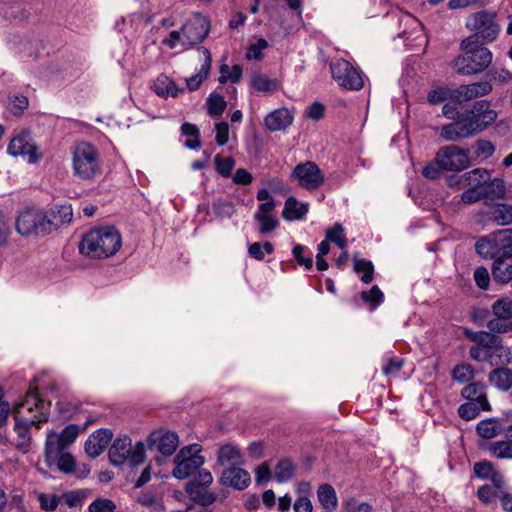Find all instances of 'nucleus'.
I'll return each mask as SVG.
<instances>
[{
	"label": "nucleus",
	"instance_id": "1",
	"mask_svg": "<svg viewBox=\"0 0 512 512\" xmlns=\"http://www.w3.org/2000/svg\"><path fill=\"white\" fill-rule=\"evenodd\" d=\"M51 402L42 400L36 389H30L24 399L13 409L15 419L14 432L16 434L15 446L23 453H27L32 444L30 427H40L48 421Z\"/></svg>",
	"mask_w": 512,
	"mask_h": 512
},
{
	"label": "nucleus",
	"instance_id": "2",
	"mask_svg": "<svg viewBox=\"0 0 512 512\" xmlns=\"http://www.w3.org/2000/svg\"><path fill=\"white\" fill-rule=\"evenodd\" d=\"M466 336L474 342L469 349V356L476 362L499 366L511 362V352L503 345V339L487 331H466Z\"/></svg>",
	"mask_w": 512,
	"mask_h": 512
},
{
	"label": "nucleus",
	"instance_id": "3",
	"mask_svg": "<svg viewBox=\"0 0 512 512\" xmlns=\"http://www.w3.org/2000/svg\"><path fill=\"white\" fill-rule=\"evenodd\" d=\"M475 249L480 257L493 260L491 272L493 279L495 272L505 270L507 259L512 258V228L493 232L481 237L475 244Z\"/></svg>",
	"mask_w": 512,
	"mask_h": 512
},
{
	"label": "nucleus",
	"instance_id": "4",
	"mask_svg": "<svg viewBox=\"0 0 512 512\" xmlns=\"http://www.w3.org/2000/svg\"><path fill=\"white\" fill-rule=\"evenodd\" d=\"M122 245L119 231L114 227H99L89 231L81 240L79 250L91 258L100 259L114 255Z\"/></svg>",
	"mask_w": 512,
	"mask_h": 512
},
{
	"label": "nucleus",
	"instance_id": "5",
	"mask_svg": "<svg viewBox=\"0 0 512 512\" xmlns=\"http://www.w3.org/2000/svg\"><path fill=\"white\" fill-rule=\"evenodd\" d=\"M475 37L462 40L460 47L463 51L455 60L453 68L464 76H471L485 71L492 63L491 51L483 45L474 43Z\"/></svg>",
	"mask_w": 512,
	"mask_h": 512
},
{
	"label": "nucleus",
	"instance_id": "6",
	"mask_svg": "<svg viewBox=\"0 0 512 512\" xmlns=\"http://www.w3.org/2000/svg\"><path fill=\"white\" fill-rule=\"evenodd\" d=\"M72 169L74 175L91 182L101 175L100 153L95 146L86 141L75 144L72 151Z\"/></svg>",
	"mask_w": 512,
	"mask_h": 512
},
{
	"label": "nucleus",
	"instance_id": "7",
	"mask_svg": "<svg viewBox=\"0 0 512 512\" xmlns=\"http://www.w3.org/2000/svg\"><path fill=\"white\" fill-rule=\"evenodd\" d=\"M495 16V13L482 10L467 17L466 27L474 31V34L469 36L476 38L473 41L474 43L484 45L496 39L500 27L495 22Z\"/></svg>",
	"mask_w": 512,
	"mask_h": 512
},
{
	"label": "nucleus",
	"instance_id": "8",
	"mask_svg": "<svg viewBox=\"0 0 512 512\" xmlns=\"http://www.w3.org/2000/svg\"><path fill=\"white\" fill-rule=\"evenodd\" d=\"M49 222L46 211L39 208H26L16 219V230L23 236L46 235L51 233L53 225Z\"/></svg>",
	"mask_w": 512,
	"mask_h": 512
},
{
	"label": "nucleus",
	"instance_id": "9",
	"mask_svg": "<svg viewBox=\"0 0 512 512\" xmlns=\"http://www.w3.org/2000/svg\"><path fill=\"white\" fill-rule=\"evenodd\" d=\"M201 446L192 444L183 447L175 456L173 476L177 479H185L200 469L205 459L200 455Z\"/></svg>",
	"mask_w": 512,
	"mask_h": 512
},
{
	"label": "nucleus",
	"instance_id": "10",
	"mask_svg": "<svg viewBox=\"0 0 512 512\" xmlns=\"http://www.w3.org/2000/svg\"><path fill=\"white\" fill-rule=\"evenodd\" d=\"M333 80L342 88L350 91H359L364 87L362 73L349 61L337 59L330 64Z\"/></svg>",
	"mask_w": 512,
	"mask_h": 512
},
{
	"label": "nucleus",
	"instance_id": "11",
	"mask_svg": "<svg viewBox=\"0 0 512 512\" xmlns=\"http://www.w3.org/2000/svg\"><path fill=\"white\" fill-rule=\"evenodd\" d=\"M436 155L445 171L458 172L471 165L469 149H463L457 145L443 146Z\"/></svg>",
	"mask_w": 512,
	"mask_h": 512
},
{
	"label": "nucleus",
	"instance_id": "12",
	"mask_svg": "<svg viewBox=\"0 0 512 512\" xmlns=\"http://www.w3.org/2000/svg\"><path fill=\"white\" fill-rule=\"evenodd\" d=\"M212 482V474L209 471L203 469L198 472V475L195 479L186 484L185 491L193 502L202 506H208L212 504L216 499L215 495L207 490Z\"/></svg>",
	"mask_w": 512,
	"mask_h": 512
},
{
	"label": "nucleus",
	"instance_id": "13",
	"mask_svg": "<svg viewBox=\"0 0 512 512\" xmlns=\"http://www.w3.org/2000/svg\"><path fill=\"white\" fill-rule=\"evenodd\" d=\"M290 178L297 181L300 187L307 190L318 189L325 180L324 174L319 166L312 161H306L296 165Z\"/></svg>",
	"mask_w": 512,
	"mask_h": 512
},
{
	"label": "nucleus",
	"instance_id": "14",
	"mask_svg": "<svg viewBox=\"0 0 512 512\" xmlns=\"http://www.w3.org/2000/svg\"><path fill=\"white\" fill-rule=\"evenodd\" d=\"M178 445V435L174 431L165 429H158L151 432L147 439L148 449L159 451L164 456L172 455Z\"/></svg>",
	"mask_w": 512,
	"mask_h": 512
},
{
	"label": "nucleus",
	"instance_id": "15",
	"mask_svg": "<svg viewBox=\"0 0 512 512\" xmlns=\"http://www.w3.org/2000/svg\"><path fill=\"white\" fill-rule=\"evenodd\" d=\"M9 154L13 156L27 157L28 162L35 163L40 159L38 148L32 141L29 132H22L15 136L8 146Z\"/></svg>",
	"mask_w": 512,
	"mask_h": 512
},
{
	"label": "nucleus",
	"instance_id": "16",
	"mask_svg": "<svg viewBox=\"0 0 512 512\" xmlns=\"http://www.w3.org/2000/svg\"><path fill=\"white\" fill-rule=\"evenodd\" d=\"M181 31L183 35L182 44L194 46L207 37L210 31V23L206 18L199 15L192 22L185 24Z\"/></svg>",
	"mask_w": 512,
	"mask_h": 512
},
{
	"label": "nucleus",
	"instance_id": "17",
	"mask_svg": "<svg viewBox=\"0 0 512 512\" xmlns=\"http://www.w3.org/2000/svg\"><path fill=\"white\" fill-rule=\"evenodd\" d=\"M492 91V85L487 81L475 82L467 85H460L454 89V102L462 103L475 98L488 95Z\"/></svg>",
	"mask_w": 512,
	"mask_h": 512
},
{
	"label": "nucleus",
	"instance_id": "18",
	"mask_svg": "<svg viewBox=\"0 0 512 512\" xmlns=\"http://www.w3.org/2000/svg\"><path fill=\"white\" fill-rule=\"evenodd\" d=\"M113 437L109 429H99L91 434L85 442V452L90 458H97L108 446Z\"/></svg>",
	"mask_w": 512,
	"mask_h": 512
},
{
	"label": "nucleus",
	"instance_id": "19",
	"mask_svg": "<svg viewBox=\"0 0 512 512\" xmlns=\"http://www.w3.org/2000/svg\"><path fill=\"white\" fill-rule=\"evenodd\" d=\"M220 482L237 490H244L251 482L250 474L243 468L232 466L222 472Z\"/></svg>",
	"mask_w": 512,
	"mask_h": 512
},
{
	"label": "nucleus",
	"instance_id": "20",
	"mask_svg": "<svg viewBox=\"0 0 512 512\" xmlns=\"http://www.w3.org/2000/svg\"><path fill=\"white\" fill-rule=\"evenodd\" d=\"M131 439L126 436L117 437L109 449V459L113 465L120 466L129 458Z\"/></svg>",
	"mask_w": 512,
	"mask_h": 512
},
{
	"label": "nucleus",
	"instance_id": "21",
	"mask_svg": "<svg viewBox=\"0 0 512 512\" xmlns=\"http://www.w3.org/2000/svg\"><path fill=\"white\" fill-rule=\"evenodd\" d=\"M293 122V116L287 108L277 109L268 114L264 119L266 128L271 131L284 130Z\"/></svg>",
	"mask_w": 512,
	"mask_h": 512
},
{
	"label": "nucleus",
	"instance_id": "22",
	"mask_svg": "<svg viewBox=\"0 0 512 512\" xmlns=\"http://www.w3.org/2000/svg\"><path fill=\"white\" fill-rule=\"evenodd\" d=\"M488 374V382L501 392H507L512 388V369L506 366H495Z\"/></svg>",
	"mask_w": 512,
	"mask_h": 512
},
{
	"label": "nucleus",
	"instance_id": "23",
	"mask_svg": "<svg viewBox=\"0 0 512 512\" xmlns=\"http://www.w3.org/2000/svg\"><path fill=\"white\" fill-rule=\"evenodd\" d=\"M66 445L59 439L58 433L49 431L45 442V461L49 467L55 465L59 455L64 453Z\"/></svg>",
	"mask_w": 512,
	"mask_h": 512
},
{
	"label": "nucleus",
	"instance_id": "24",
	"mask_svg": "<svg viewBox=\"0 0 512 512\" xmlns=\"http://www.w3.org/2000/svg\"><path fill=\"white\" fill-rule=\"evenodd\" d=\"M461 396L481 405L482 410L490 411L491 406L485 394V386L480 382H470L461 391Z\"/></svg>",
	"mask_w": 512,
	"mask_h": 512
},
{
	"label": "nucleus",
	"instance_id": "25",
	"mask_svg": "<svg viewBox=\"0 0 512 512\" xmlns=\"http://www.w3.org/2000/svg\"><path fill=\"white\" fill-rule=\"evenodd\" d=\"M487 218L497 225L507 226L512 224V204L494 203L489 206Z\"/></svg>",
	"mask_w": 512,
	"mask_h": 512
},
{
	"label": "nucleus",
	"instance_id": "26",
	"mask_svg": "<svg viewBox=\"0 0 512 512\" xmlns=\"http://www.w3.org/2000/svg\"><path fill=\"white\" fill-rule=\"evenodd\" d=\"M198 51H199V53H201L203 55L204 63L202 64L201 69L197 74L186 79V85L190 91H195L200 87L202 82L209 75V72L211 69L212 60H211V54H210L209 50L204 47H201L198 49Z\"/></svg>",
	"mask_w": 512,
	"mask_h": 512
},
{
	"label": "nucleus",
	"instance_id": "27",
	"mask_svg": "<svg viewBox=\"0 0 512 512\" xmlns=\"http://www.w3.org/2000/svg\"><path fill=\"white\" fill-rule=\"evenodd\" d=\"M483 197L487 206L492 205L495 200L504 199L506 197V185L501 178L488 180L482 187Z\"/></svg>",
	"mask_w": 512,
	"mask_h": 512
},
{
	"label": "nucleus",
	"instance_id": "28",
	"mask_svg": "<svg viewBox=\"0 0 512 512\" xmlns=\"http://www.w3.org/2000/svg\"><path fill=\"white\" fill-rule=\"evenodd\" d=\"M154 92L161 97H177L184 92V88H180L176 83L166 75H160L154 81L152 86Z\"/></svg>",
	"mask_w": 512,
	"mask_h": 512
},
{
	"label": "nucleus",
	"instance_id": "29",
	"mask_svg": "<svg viewBox=\"0 0 512 512\" xmlns=\"http://www.w3.org/2000/svg\"><path fill=\"white\" fill-rule=\"evenodd\" d=\"M46 213L48 215L49 222H52L51 224L53 225L51 232L61 225L69 223L73 218V212L70 205L56 206L49 211H46Z\"/></svg>",
	"mask_w": 512,
	"mask_h": 512
},
{
	"label": "nucleus",
	"instance_id": "30",
	"mask_svg": "<svg viewBox=\"0 0 512 512\" xmlns=\"http://www.w3.org/2000/svg\"><path fill=\"white\" fill-rule=\"evenodd\" d=\"M217 460L222 466L227 464L236 466L242 463V454L236 446L227 443L219 447Z\"/></svg>",
	"mask_w": 512,
	"mask_h": 512
},
{
	"label": "nucleus",
	"instance_id": "31",
	"mask_svg": "<svg viewBox=\"0 0 512 512\" xmlns=\"http://www.w3.org/2000/svg\"><path fill=\"white\" fill-rule=\"evenodd\" d=\"M489 454L496 459L512 460V442L508 439H501L487 443L482 446Z\"/></svg>",
	"mask_w": 512,
	"mask_h": 512
},
{
	"label": "nucleus",
	"instance_id": "32",
	"mask_svg": "<svg viewBox=\"0 0 512 512\" xmlns=\"http://www.w3.org/2000/svg\"><path fill=\"white\" fill-rule=\"evenodd\" d=\"M502 430L503 426L501 422L495 418L481 420L476 426L478 436L486 440L497 437Z\"/></svg>",
	"mask_w": 512,
	"mask_h": 512
},
{
	"label": "nucleus",
	"instance_id": "33",
	"mask_svg": "<svg viewBox=\"0 0 512 512\" xmlns=\"http://www.w3.org/2000/svg\"><path fill=\"white\" fill-rule=\"evenodd\" d=\"M317 498L321 506L326 510L336 509L338 506L337 494L331 484H321L317 489Z\"/></svg>",
	"mask_w": 512,
	"mask_h": 512
},
{
	"label": "nucleus",
	"instance_id": "34",
	"mask_svg": "<svg viewBox=\"0 0 512 512\" xmlns=\"http://www.w3.org/2000/svg\"><path fill=\"white\" fill-rule=\"evenodd\" d=\"M296 465L288 458L280 459L274 468V477L278 483H285L293 479Z\"/></svg>",
	"mask_w": 512,
	"mask_h": 512
},
{
	"label": "nucleus",
	"instance_id": "35",
	"mask_svg": "<svg viewBox=\"0 0 512 512\" xmlns=\"http://www.w3.org/2000/svg\"><path fill=\"white\" fill-rule=\"evenodd\" d=\"M308 212V206L306 204H298L295 197L290 196L285 202L283 210V217L286 220H297L301 219Z\"/></svg>",
	"mask_w": 512,
	"mask_h": 512
},
{
	"label": "nucleus",
	"instance_id": "36",
	"mask_svg": "<svg viewBox=\"0 0 512 512\" xmlns=\"http://www.w3.org/2000/svg\"><path fill=\"white\" fill-rule=\"evenodd\" d=\"M491 311L495 317L512 320V298L508 296L498 298L493 302Z\"/></svg>",
	"mask_w": 512,
	"mask_h": 512
},
{
	"label": "nucleus",
	"instance_id": "37",
	"mask_svg": "<svg viewBox=\"0 0 512 512\" xmlns=\"http://www.w3.org/2000/svg\"><path fill=\"white\" fill-rule=\"evenodd\" d=\"M440 136L444 140L451 141V142H456L461 139L468 138L465 131L463 130V127L458 122V120H456L450 124L444 125L441 128Z\"/></svg>",
	"mask_w": 512,
	"mask_h": 512
},
{
	"label": "nucleus",
	"instance_id": "38",
	"mask_svg": "<svg viewBox=\"0 0 512 512\" xmlns=\"http://www.w3.org/2000/svg\"><path fill=\"white\" fill-rule=\"evenodd\" d=\"M251 85L259 92H273L278 89V81L263 74L256 73L251 78Z\"/></svg>",
	"mask_w": 512,
	"mask_h": 512
},
{
	"label": "nucleus",
	"instance_id": "39",
	"mask_svg": "<svg viewBox=\"0 0 512 512\" xmlns=\"http://www.w3.org/2000/svg\"><path fill=\"white\" fill-rule=\"evenodd\" d=\"M463 178L468 186H479L482 188L490 179V174L484 168H476L465 173Z\"/></svg>",
	"mask_w": 512,
	"mask_h": 512
},
{
	"label": "nucleus",
	"instance_id": "40",
	"mask_svg": "<svg viewBox=\"0 0 512 512\" xmlns=\"http://www.w3.org/2000/svg\"><path fill=\"white\" fill-rule=\"evenodd\" d=\"M475 376V370L471 364L456 365L452 371V378L460 384L470 383Z\"/></svg>",
	"mask_w": 512,
	"mask_h": 512
},
{
	"label": "nucleus",
	"instance_id": "41",
	"mask_svg": "<svg viewBox=\"0 0 512 512\" xmlns=\"http://www.w3.org/2000/svg\"><path fill=\"white\" fill-rule=\"evenodd\" d=\"M458 122L463 127L467 137L474 136L480 133V126L478 124V120L472 116L468 111H465L463 114L459 115L457 118Z\"/></svg>",
	"mask_w": 512,
	"mask_h": 512
},
{
	"label": "nucleus",
	"instance_id": "42",
	"mask_svg": "<svg viewBox=\"0 0 512 512\" xmlns=\"http://www.w3.org/2000/svg\"><path fill=\"white\" fill-rule=\"evenodd\" d=\"M427 100L433 105L447 100L454 102V89L448 87H438L433 89L428 93Z\"/></svg>",
	"mask_w": 512,
	"mask_h": 512
},
{
	"label": "nucleus",
	"instance_id": "43",
	"mask_svg": "<svg viewBox=\"0 0 512 512\" xmlns=\"http://www.w3.org/2000/svg\"><path fill=\"white\" fill-rule=\"evenodd\" d=\"M354 270L358 274H363L361 281L365 284H369L373 280L374 267L372 262L364 259H355Z\"/></svg>",
	"mask_w": 512,
	"mask_h": 512
},
{
	"label": "nucleus",
	"instance_id": "44",
	"mask_svg": "<svg viewBox=\"0 0 512 512\" xmlns=\"http://www.w3.org/2000/svg\"><path fill=\"white\" fill-rule=\"evenodd\" d=\"M273 252H274V246L271 242H268V241H266L264 243H259V242L252 243L248 248L249 256L258 261H261L264 259L265 253L272 254Z\"/></svg>",
	"mask_w": 512,
	"mask_h": 512
},
{
	"label": "nucleus",
	"instance_id": "45",
	"mask_svg": "<svg viewBox=\"0 0 512 512\" xmlns=\"http://www.w3.org/2000/svg\"><path fill=\"white\" fill-rule=\"evenodd\" d=\"M207 106L210 116H219L226 108V101L221 95L212 93L207 98Z\"/></svg>",
	"mask_w": 512,
	"mask_h": 512
},
{
	"label": "nucleus",
	"instance_id": "46",
	"mask_svg": "<svg viewBox=\"0 0 512 512\" xmlns=\"http://www.w3.org/2000/svg\"><path fill=\"white\" fill-rule=\"evenodd\" d=\"M137 501L154 512H163L164 506L162 502L150 492H142L139 494Z\"/></svg>",
	"mask_w": 512,
	"mask_h": 512
},
{
	"label": "nucleus",
	"instance_id": "47",
	"mask_svg": "<svg viewBox=\"0 0 512 512\" xmlns=\"http://www.w3.org/2000/svg\"><path fill=\"white\" fill-rule=\"evenodd\" d=\"M214 163L216 166L217 172L223 177H230L232 170L235 166V160L232 157H222L220 155H216L214 158Z\"/></svg>",
	"mask_w": 512,
	"mask_h": 512
},
{
	"label": "nucleus",
	"instance_id": "48",
	"mask_svg": "<svg viewBox=\"0 0 512 512\" xmlns=\"http://www.w3.org/2000/svg\"><path fill=\"white\" fill-rule=\"evenodd\" d=\"M486 327L489 329L488 332L496 335L512 331V323H510L509 320L495 316L487 322Z\"/></svg>",
	"mask_w": 512,
	"mask_h": 512
},
{
	"label": "nucleus",
	"instance_id": "49",
	"mask_svg": "<svg viewBox=\"0 0 512 512\" xmlns=\"http://www.w3.org/2000/svg\"><path fill=\"white\" fill-rule=\"evenodd\" d=\"M481 410V405L469 401L459 406L458 414L462 419L469 421L476 418Z\"/></svg>",
	"mask_w": 512,
	"mask_h": 512
},
{
	"label": "nucleus",
	"instance_id": "50",
	"mask_svg": "<svg viewBox=\"0 0 512 512\" xmlns=\"http://www.w3.org/2000/svg\"><path fill=\"white\" fill-rule=\"evenodd\" d=\"M254 219L260 224L259 231L262 234L274 231L279 225L278 220L271 215L262 216L260 214H255Z\"/></svg>",
	"mask_w": 512,
	"mask_h": 512
},
{
	"label": "nucleus",
	"instance_id": "51",
	"mask_svg": "<svg viewBox=\"0 0 512 512\" xmlns=\"http://www.w3.org/2000/svg\"><path fill=\"white\" fill-rule=\"evenodd\" d=\"M115 503L107 498L99 497L95 499L88 507L89 512H115Z\"/></svg>",
	"mask_w": 512,
	"mask_h": 512
},
{
	"label": "nucleus",
	"instance_id": "52",
	"mask_svg": "<svg viewBox=\"0 0 512 512\" xmlns=\"http://www.w3.org/2000/svg\"><path fill=\"white\" fill-rule=\"evenodd\" d=\"M127 461L133 466L142 464L145 461V445L143 442L139 441L134 446L131 445Z\"/></svg>",
	"mask_w": 512,
	"mask_h": 512
},
{
	"label": "nucleus",
	"instance_id": "53",
	"mask_svg": "<svg viewBox=\"0 0 512 512\" xmlns=\"http://www.w3.org/2000/svg\"><path fill=\"white\" fill-rule=\"evenodd\" d=\"M215 214L219 218H230L235 213L232 202L226 200H218L213 204Z\"/></svg>",
	"mask_w": 512,
	"mask_h": 512
},
{
	"label": "nucleus",
	"instance_id": "54",
	"mask_svg": "<svg viewBox=\"0 0 512 512\" xmlns=\"http://www.w3.org/2000/svg\"><path fill=\"white\" fill-rule=\"evenodd\" d=\"M475 475L481 479H488L494 472V464L490 461L484 460L476 462L473 466Z\"/></svg>",
	"mask_w": 512,
	"mask_h": 512
},
{
	"label": "nucleus",
	"instance_id": "55",
	"mask_svg": "<svg viewBox=\"0 0 512 512\" xmlns=\"http://www.w3.org/2000/svg\"><path fill=\"white\" fill-rule=\"evenodd\" d=\"M480 200H484L482 188L479 186H470L461 195V201L464 204H473Z\"/></svg>",
	"mask_w": 512,
	"mask_h": 512
},
{
	"label": "nucleus",
	"instance_id": "56",
	"mask_svg": "<svg viewBox=\"0 0 512 512\" xmlns=\"http://www.w3.org/2000/svg\"><path fill=\"white\" fill-rule=\"evenodd\" d=\"M55 464L57 465L58 469L64 473H72L76 467L73 456L67 452L59 455V458L56 460Z\"/></svg>",
	"mask_w": 512,
	"mask_h": 512
},
{
	"label": "nucleus",
	"instance_id": "57",
	"mask_svg": "<svg viewBox=\"0 0 512 512\" xmlns=\"http://www.w3.org/2000/svg\"><path fill=\"white\" fill-rule=\"evenodd\" d=\"M383 293L379 289L378 286H373L369 291H363L361 293V298L363 301L370 303L372 306L376 307L383 301Z\"/></svg>",
	"mask_w": 512,
	"mask_h": 512
},
{
	"label": "nucleus",
	"instance_id": "58",
	"mask_svg": "<svg viewBox=\"0 0 512 512\" xmlns=\"http://www.w3.org/2000/svg\"><path fill=\"white\" fill-rule=\"evenodd\" d=\"M442 171L445 170L442 168L441 163L438 162V156L435 155L434 160L423 168L422 175L428 179H437L441 175Z\"/></svg>",
	"mask_w": 512,
	"mask_h": 512
},
{
	"label": "nucleus",
	"instance_id": "59",
	"mask_svg": "<svg viewBox=\"0 0 512 512\" xmlns=\"http://www.w3.org/2000/svg\"><path fill=\"white\" fill-rule=\"evenodd\" d=\"M79 434V427L76 424L66 426L61 433H58L59 439L67 446L74 443Z\"/></svg>",
	"mask_w": 512,
	"mask_h": 512
},
{
	"label": "nucleus",
	"instance_id": "60",
	"mask_svg": "<svg viewBox=\"0 0 512 512\" xmlns=\"http://www.w3.org/2000/svg\"><path fill=\"white\" fill-rule=\"evenodd\" d=\"M255 481L257 484H264L271 479V468L268 462L258 465L255 470Z\"/></svg>",
	"mask_w": 512,
	"mask_h": 512
},
{
	"label": "nucleus",
	"instance_id": "61",
	"mask_svg": "<svg viewBox=\"0 0 512 512\" xmlns=\"http://www.w3.org/2000/svg\"><path fill=\"white\" fill-rule=\"evenodd\" d=\"M38 501L40 508L44 511H54L59 505V499L56 495L39 494Z\"/></svg>",
	"mask_w": 512,
	"mask_h": 512
},
{
	"label": "nucleus",
	"instance_id": "62",
	"mask_svg": "<svg viewBox=\"0 0 512 512\" xmlns=\"http://www.w3.org/2000/svg\"><path fill=\"white\" fill-rule=\"evenodd\" d=\"M474 280L476 285L482 289L486 290L489 287L490 276L489 272L485 267H478L474 272Z\"/></svg>",
	"mask_w": 512,
	"mask_h": 512
},
{
	"label": "nucleus",
	"instance_id": "63",
	"mask_svg": "<svg viewBox=\"0 0 512 512\" xmlns=\"http://www.w3.org/2000/svg\"><path fill=\"white\" fill-rule=\"evenodd\" d=\"M216 143L219 146H224L229 140V126L227 122H219L215 124Z\"/></svg>",
	"mask_w": 512,
	"mask_h": 512
},
{
	"label": "nucleus",
	"instance_id": "64",
	"mask_svg": "<svg viewBox=\"0 0 512 512\" xmlns=\"http://www.w3.org/2000/svg\"><path fill=\"white\" fill-rule=\"evenodd\" d=\"M476 155L478 157L488 158L492 156L495 151L494 145L490 141L478 140L475 143Z\"/></svg>",
	"mask_w": 512,
	"mask_h": 512
}]
</instances>
